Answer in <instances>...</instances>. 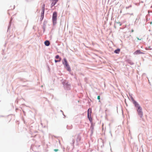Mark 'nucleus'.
Segmentation results:
<instances>
[{
    "label": "nucleus",
    "mask_w": 152,
    "mask_h": 152,
    "mask_svg": "<svg viewBox=\"0 0 152 152\" xmlns=\"http://www.w3.org/2000/svg\"><path fill=\"white\" fill-rule=\"evenodd\" d=\"M132 103L134 104L135 107L136 108V110L138 115L140 116L141 118L143 119V113L141 107L140 106L139 103L135 100Z\"/></svg>",
    "instance_id": "nucleus-1"
},
{
    "label": "nucleus",
    "mask_w": 152,
    "mask_h": 152,
    "mask_svg": "<svg viewBox=\"0 0 152 152\" xmlns=\"http://www.w3.org/2000/svg\"><path fill=\"white\" fill-rule=\"evenodd\" d=\"M63 81L62 82L64 88L66 90H69L71 89V86L70 84L68 83V81L66 80H62Z\"/></svg>",
    "instance_id": "nucleus-2"
},
{
    "label": "nucleus",
    "mask_w": 152,
    "mask_h": 152,
    "mask_svg": "<svg viewBox=\"0 0 152 152\" xmlns=\"http://www.w3.org/2000/svg\"><path fill=\"white\" fill-rule=\"evenodd\" d=\"M57 12L54 11L53 12L52 17V20L53 25L54 26L57 23Z\"/></svg>",
    "instance_id": "nucleus-3"
},
{
    "label": "nucleus",
    "mask_w": 152,
    "mask_h": 152,
    "mask_svg": "<svg viewBox=\"0 0 152 152\" xmlns=\"http://www.w3.org/2000/svg\"><path fill=\"white\" fill-rule=\"evenodd\" d=\"M92 109L91 108H89L87 110V118L89 121L90 123L92 121V119L91 116Z\"/></svg>",
    "instance_id": "nucleus-4"
},
{
    "label": "nucleus",
    "mask_w": 152,
    "mask_h": 152,
    "mask_svg": "<svg viewBox=\"0 0 152 152\" xmlns=\"http://www.w3.org/2000/svg\"><path fill=\"white\" fill-rule=\"evenodd\" d=\"M65 68L67 71L70 72L71 71V70L68 63L65 64L64 65Z\"/></svg>",
    "instance_id": "nucleus-5"
},
{
    "label": "nucleus",
    "mask_w": 152,
    "mask_h": 152,
    "mask_svg": "<svg viewBox=\"0 0 152 152\" xmlns=\"http://www.w3.org/2000/svg\"><path fill=\"white\" fill-rule=\"evenodd\" d=\"M91 124V125L90 126V129H91V136L93 133V130L94 129V124L93 123V121L92 122L90 123Z\"/></svg>",
    "instance_id": "nucleus-6"
},
{
    "label": "nucleus",
    "mask_w": 152,
    "mask_h": 152,
    "mask_svg": "<svg viewBox=\"0 0 152 152\" xmlns=\"http://www.w3.org/2000/svg\"><path fill=\"white\" fill-rule=\"evenodd\" d=\"M51 1H52L50 6L51 8H52V7L57 3V0H53Z\"/></svg>",
    "instance_id": "nucleus-7"
},
{
    "label": "nucleus",
    "mask_w": 152,
    "mask_h": 152,
    "mask_svg": "<svg viewBox=\"0 0 152 152\" xmlns=\"http://www.w3.org/2000/svg\"><path fill=\"white\" fill-rule=\"evenodd\" d=\"M44 43L45 45L46 46H49L50 44V41L48 40H45L44 42Z\"/></svg>",
    "instance_id": "nucleus-8"
},
{
    "label": "nucleus",
    "mask_w": 152,
    "mask_h": 152,
    "mask_svg": "<svg viewBox=\"0 0 152 152\" xmlns=\"http://www.w3.org/2000/svg\"><path fill=\"white\" fill-rule=\"evenodd\" d=\"M126 61L131 65H132L134 64V63L132 61L129 59H127Z\"/></svg>",
    "instance_id": "nucleus-9"
},
{
    "label": "nucleus",
    "mask_w": 152,
    "mask_h": 152,
    "mask_svg": "<svg viewBox=\"0 0 152 152\" xmlns=\"http://www.w3.org/2000/svg\"><path fill=\"white\" fill-rule=\"evenodd\" d=\"M68 63V61L65 58H64L62 60V64L63 65Z\"/></svg>",
    "instance_id": "nucleus-10"
},
{
    "label": "nucleus",
    "mask_w": 152,
    "mask_h": 152,
    "mask_svg": "<svg viewBox=\"0 0 152 152\" xmlns=\"http://www.w3.org/2000/svg\"><path fill=\"white\" fill-rule=\"evenodd\" d=\"M141 51L140 50H137L134 53V55H137L140 54Z\"/></svg>",
    "instance_id": "nucleus-11"
},
{
    "label": "nucleus",
    "mask_w": 152,
    "mask_h": 152,
    "mask_svg": "<svg viewBox=\"0 0 152 152\" xmlns=\"http://www.w3.org/2000/svg\"><path fill=\"white\" fill-rule=\"evenodd\" d=\"M120 49L119 48H117L114 51V53L116 54H119L120 51Z\"/></svg>",
    "instance_id": "nucleus-12"
},
{
    "label": "nucleus",
    "mask_w": 152,
    "mask_h": 152,
    "mask_svg": "<svg viewBox=\"0 0 152 152\" xmlns=\"http://www.w3.org/2000/svg\"><path fill=\"white\" fill-rule=\"evenodd\" d=\"M48 23V21L45 20L43 22V26L42 27H46V24Z\"/></svg>",
    "instance_id": "nucleus-13"
},
{
    "label": "nucleus",
    "mask_w": 152,
    "mask_h": 152,
    "mask_svg": "<svg viewBox=\"0 0 152 152\" xmlns=\"http://www.w3.org/2000/svg\"><path fill=\"white\" fill-rule=\"evenodd\" d=\"M72 125H67L66 126V128L68 129H70L72 128Z\"/></svg>",
    "instance_id": "nucleus-14"
},
{
    "label": "nucleus",
    "mask_w": 152,
    "mask_h": 152,
    "mask_svg": "<svg viewBox=\"0 0 152 152\" xmlns=\"http://www.w3.org/2000/svg\"><path fill=\"white\" fill-rule=\"evenodd\" d=\"M61 58H60L58 60L55 59V62L56 63L58 62H60V61H61Z\"/></svg>",
    "instance_id": "nucleus-15"
},
{
    "label": "nucleus",
    "mask_w": 152,
    "mask_h": 152,
    "mask_svg": "<svg viewBox=\"0 0 152 152\" xmlns=\"http://www.w3.org/2000/svg\"><path fill=\"white\" fill-rule=\"evenodd\" d=\"M45 13V10L42 9V12L41 15H44Z\"/></svg>",
    "instance_id": "nucleus-16"
},
{
    "label": "nucleus",
    "mask_w": 152,
    "mask_h": 152,
    "mask_svg": "<svg viewBox=\"0 0 152 152\" xmlns=\"http://www.w3.org/2000/svg\"><path fill=\"white\" fill-rule=\"evenodd\" d=\"M44 17V15H41L40 18V21L41 22L43 20Z\"/></svg>",
    "instance_id": "nucleus-17"
},
{
    "label": "nucleus",
    "mask_w": 152,
    "mask_h": 152,
    "mask_svg": "<svg viewBox=\"0 0 152 152\" xmlns=\"http://www.w3.org/2000/svg\"><path fill=\"white\" fill-rule=\"evenodd\" d=\"M55 58L56 59H59L60 58H61V57H60L59 56V55H56L55 56Z\"/></svg>",
    "instance_id": "nucleus-18"
},
{
    "label": "nucleus",
    "mask_w": 152,
    "mask_h": 152,
    "mask_svg": "<svg viewBox=\"0 0 152 152\" xmlns=\"http://www.w3.org/2000/svg\"><path fill=\"white\" fill-rule=\"evenodd\" d=\"M129 96H130V98L132 100V102H134V101L135 100L132 97V96L131 95H130Z\"/></svg>",
    "instance_id": "nucleus-19"
},
{
    "label": "nucleus",
    "mask_w": 152,
    "mask_h": 152,
    "mask_svg": "<svg viewBox=\"0 0 152 152\" xmlns=\"http://www.w3.org/2000/svg\"><path fill=\"white\" fill-rule=\"evenodd\" d=\"M11 24H10V22L9 23V25L8 26V29H7V31H8V30H9V29H10V27H11Z\"/></svg>",
    "instance_id": "nucleus-20"
},
{
    "label": "nucleus",
    "mask_w": 152,
    "mask_h": 152,
    "mask_svg": "<svg viewBox=\"0 0 152 152\" xmlns=\"http://www.w3.org/2000/svg\"><path fill=\"white\" fill-rule=\"evenodd\" d=\"M132 7V5H129V6H127V7H126V9H128L130 7Z\"/></svg>",
    "instance_id": "nucleus-21"
},
{
    "label": "nucleus",
    "mask_w": 152,
    "mask_h": 152,
    "mask_svg": "<svg viewBox=\"0 0 152 152\" xmlns=\"http://www.w3.org/2000/svg\"><path fill=\"white\" fill-rule=\"evenodd\" d=\"M45 5L44 4H43L42 9H43V10L45 9Z\"/></svg>",
    "instance_id": "nucleus-22"
},
{
    "label": "nucleus",
    "mask_w": 152,
    "mask_h": 152,
    "mask_svg": "<svg viewBox=\"0 0 152 152\" xmlns=\"http://www.w3.org/2000/svg\"><path fill=\"white\" fill-rule=\"evenodd\" d=\"M97 99L99 100V102H100V96H98L97 97Z\"/></svg>",
    "instance_id": "nucleus-23"
},
{
    "label": "nucleus",
    "mask_w": 152,
    "mask_h": 152,
    "mask_svg": "<svg viewBox=\"0 0 152 152\" xmlns=\"http://www.w3.org/2000/svg\"><path fill=\"white\" fill-rule=\"evenodd\" d=\"M42 28L43 29V32L44 33V32L45 31L46 27H42Z\"/></svg>",
    "instance_id": "nucleus-24"
},
{
    "label": "nucleus",
    "mask_w": 152,
    "mask_h": 152,
    "mask_svg": "<svg viewBox=\"0 0 152 152\" xmlns=\"http://www.w3.org/2000/svg\"><path fill=\"white\" fill-rule=\"evenodd\" d=\"M77 139L79 140V141H80L81 140V137H80L78 136L77 137Z\"/></svg>",
    "instance_id": "nucleus-25"
},
{
    "label": "nucleus",
    "mask_w": 152,
    "mask_h": 152,
    "mask_svg": "<svg viewBox=\"0 0 152 152\" xmlns=\"http://www.w3.org/2000/svg\"><path fill=\"white\" fill-rule=\"evenodd\" d=\"M117 23H118V24H119V26H121L122 25V24L121 23H120V22H117Z\"/></svg>",
    "instance_id": "nucleus-26"
},
{
    "label": "nucleus",
    "mask_w": 152,
    "mask_h": 152,
    "mask_svg": "<svg viewBox=\"0 0 152 152\" xmlns=\"http://www.w3.org/2000/svg\"><path fill=\"white\" fill-rule=\"evenodd\" d=\"M140 18L139 17V18H137L136 19V20L135 21V22H136V21L137 20H139V19Z\"/></svg>",
    "instance_id": "nucleus-27"
},
{
    "label": "nucleus",
    "mask_w": 152,
    "mask_h": 152,
    "mask_svg": "<svg viewBox=\"0 0 152 152\" xmlns=\"http://www.w3.org/2000/svg\"><path fill=\"white\" fill-rule=\"evenodd\" d=\"M87 80V79L86 78H84V80L85 82H86Z\"/></svg>",
    "instance_id": "nucleus-28"
},
{
    "label": "nucleus",
    "mask_w": 152,
    "mask_h": 152,
    "mask_svg": "<svg viewBox=\"0 0 152 152\" xmlns=\"http://www.w3.org/2000/svg\"><path fill=\"white\" fill-rule=\"evenodd\" d=\"M23 111L24 113V116H25L26 115V112L24 111Z\"/></svg>",
    "instance_id": "nucleus-29"
},
{
    "label": "nucleus",
    "mask_w": 152,
    "mask_h": 152,
    "mask_svg": "<svg viewBox=\"0 0 152 152\" xmlns=\"http://www.w3.org/2000/svg\"><path fill=\"white\" fill-rule=\"evenodd\" d=\"M145 53L144 52H142L141 51L140 52V54H145Z\"/></svg>",
    "instance_id": "nucleus-30"
},
{
    "label": "nucleus",
    "mask_w": 152,
    "mask_h": 152,
    "mask_svg": "<svg viewBox=\"0 0 152 152\" xmlns=\"http://www.w3.org/2000/svg\"><path fill=\"white\" fill-rule=\"evenodd\" d=\"M54 151H55V152H57V151H58V149H55L54 150Z\"/></svg>",
    "instance_id": "nucleus-31"
},
{
    "label": "nucleus",
    "mask_w": 152,
    "mask_h": 152,
    "mask_svg": "<svg viewBox=\"0 0 152 152\" xmlns=\"http://www.w3.org/2000/svg\"><path fill=\"white\" fill-rule=\"evenodd\" d=\"M62 115H64V118H65V117H66V115L64 114V113H62Z\"/></svg>",
    "instance_id": "nucleus-32"
},
{
    "label": "nucleus",
    "mask_w": 152,
    "mask_h": 152,
    "mask_svg": "<svg viewBox=\"0 0 152 152\" xmlns=\"http://www.w3.org/2000/svg\"><path fill=\"white\" fill-rule=\"evenodd\" d=\"M90 101L88 100V103H90V101H91V100L90 99H89Z\"/></svg>",
    "instance_id": "nucleus-33"
},
{
    "label": "nucleus",
    "mask_w": 152,
    "mask_h": 152,
    "mask_svg": "<svg viewBox=\"0 0 152 152\" xmlns=\"http://www.w3.org/2000/svg\"><path fill=\"white\" fill-rule=\"evenodd\" d=\"M149 50H152V48H150V47H149Z\"/></svg>",
    "instance_id": "nucleus-34"
},
{
    "label": "nucleus",
    "mask_w": 152,
    "mask_h": 152,
    "mask_svg": "<svg viewBox=\"0 0 152 152\" xmlns=\"http://www.w3.org/2000/svg\"><path fill=\"white\" fill-rule=\"evenodd\" d=\"M103 63H104V64H106V61H104V62H103Z\"/></svg>",
    "instance_id": "nucleus-35"
},
{
    "label": "nucleus",
    "mask_w": 152,
    "mask_h": 152,
    "mask_svg": "<svg viewBox=\"0 0 152 152\" xmlns=\"http://www.w3.org/2000/svg\"><path fill=\"white\" fill-rule=\"evenodd\" d=\"M60 112H62V113H63V111L62 110H60Z\"/></svg>",
    "instance_id": "nucleus-36"
},
{
    "label": "nucleus",
    "mask_w": 152,
    "mask_h": 152,
    "mask_svg": "<svg viewBox=\"0 0 152 152\" xmlns=\"http://www.w3.org/2000/svg\"><path fill=\"white\" fill-rule=\"evenodd\" d=\"M137 39H138V40H141V39H140L139 38H137Z\"/></svg>",
    "instance_id": "nucleus-37"
},
{
    "label": "nucleus",
    "mask_w": 152,
    "mask_h": 152,
    "mask_svg": "<svg viewBox=\"0 0 152 152\" xmlns=\"http://www.w3.org/2000/svg\"><path fill=\"white\" fill-rule=\"evenodd\" d=\"M26 1L27 2H28L29 1L28 0H26Z\"/></svg>",
    "instance_id": "nucleus-38"
},
{
    "label": "nucleus",
    "mask_w": 152,
    "mask_h": 152,
    "mask_svg": "<svg viewBox=\"0 0 152 152\" xmlns=\"http://www.w3.org/2000/svg\"><path fill=\"white\" fill-rule=\"evenodd\" d=\"M132 31V32H133L134 31V30H133V29H132V31Z\"/></svg>",
    "instance_id": "nucleus-39"
},
{
    "label": "nucleus",
    "mask_w": 152,
    "mask_h": 152,
    "mask_svg": "<svg viewBox=\"0 0 152 152\" xmlns=\"http://www.w3.org/2000/svg\"><path fill=\"white\" fill-rule=\"evenodd\" d=\"M0 117H4V116H3V115H1V116H0Z\"/></svg>",
    "instance_id": "nucleus-40"
},
{
    "label": "nucleus",
    "mask_w": 152,
    "mask_h": 152,
    "mask_svg": "<svg viewBox=\"0 0 152 152\" xmlns=\"http://www.w3.org/2000/svg\"><path fill=\"white\" fill-rule=\"evenodd\" d=\"M145 73H143V74H142V75H145Z\"/></svg>",
    "instance_id": "nucleus-41"
},
{
    "label": "nucleus",
    "mask_w": 152,
    "mask_h": 152,
    "mask_svg": "<svg viewBox=\"0 0 152 152\" xmlns=\"http://www.w3.org/2000/svg\"><path fill=\"white\" fill-rule=\"evenodd\" d=\"M15 7V5H14V8H13V9H14Z\"/></svg>",
    "instance_id": "nucleus-42"
},
{
    "label": "nucleus",
    "mask_w": 152,
    "mask_h": 152,
    "mask_svg": "<svg viewBox=\"0 0 152 152\" xmlns=\"http://www.w3.org/2000/svg\"><path fill=\"white\" fill-rule=\"evenodd\" d=\"M151 8H152V5L151 6Z\"/></svg>",
    "instance_id": "nucleus-43"
},
{
    "label": "nucleus",
    "mask_w": 152,
    "mask_h": 152,
    "mask_svg": "<svg viewBox=\"0 0 152 152\" xmlns=\"http://www.w3.org/2000/svg\"><path fill=\"white\" fill-rule=\"evenodd\" d=\"M148 13H150V12H149V11H148Z\"/></svg>",
    "instance_id": "nucleus-44"
},
{
    "label": "nucleus",
    "mask_w": 152,
    "mask_h": 152,
    "mask_svg": "<svg viewBox=\"0 0 152 152\" xmlns=\"http://www.w3.org/2000/svg\"><path fill=\"white\" fill-rule=\"evenodd\" d=\"M111 136H112V134L111 133Z\"/></svg>",
    "instance_id": "nucleus-45"
},
{
    "label": "nucleus",
    "mask_w": 152,
    "mask_h": 152,
    "mask_svg": "<svg viewBox=\"0 0 152 152\" xmlns=\"http://www.w3.org/2000/svg\"><path fill=\"white\" fill-rule=\"evenodd\" d=\"M133 15V13H132V14H131V15Z\"/></svg>",
    "instance_id": "nucleus-46"
},
{
    "label": "nucleus",
    "mask_w": 152,
    "mask_h": 152,
    "mask_svg": "<svg viewBox=\"0 0 152 152\" xmlns=\"http://www.w3.org/2000/svg\"><path fill=\"white\" fill-rule=\"evenodd\" d=\"M122 113H123V111L122 110Z\"/></svg>",
    "instance_id": "nucleus-47"
},
{
    "label": "nucleus",
    "mask_w": 152,
    "mask_h": 152,
    "mask_svg": "<svg viewBox=\"0 0 152 152\" xmlns=\"http://www.w3.org/2000/svg\"><path fill=\"white\" fill-rule=\"evenodd\" d=\"M151 12H152V10L151 11Z\"/></svg>",
    "instance_id": "nucleus-48"
},
{
    "label": "nucleus",
    "mask_w": 152,
    "mask_h": 152,
    "mask_svg": "<svg viewBox=\"0 0 152 152\" xmlns=\"http://www.w3.org/2000/svg\"><path fill=\"white\" fill-rule=\"evenodd\" d=\"M58 1V0H57V1Z\"/></svg>",
    "instance_id": "nucleus-49"
}]
</instances>
